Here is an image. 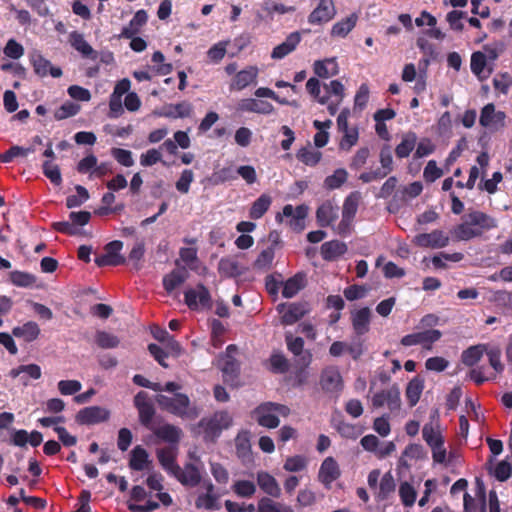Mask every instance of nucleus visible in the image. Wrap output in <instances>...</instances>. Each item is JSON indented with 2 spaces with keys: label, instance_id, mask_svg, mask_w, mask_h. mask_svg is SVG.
I'll list each match as a JSON object with an SVG mask.
<instances>
[{
  "label": "nucleus",
  "instance_id": "nucleus-45",
  "mask_svg": "<svg viewBox=\"0 0 512 512\" xmlns=\"http://www.w3.org/2000/svg\"><path fill=\"white\" fill-rule=\"evenodd\" d=\"M272 198L268 194L260 195L251 205L249 216L252 219H260L269 209Z\"/></svg>",
  "mask_w": 512,
  "mask_h": 512
},
{
  "label": "nucleus",
  "instance_id": "nucleus-7",
  "mask_svg": "<svg viewBox=\"0 0 512 512\" xmlns=\"http://www.w3.org/2000/svg\"><path fill=\"white\" fill-rule=\"evenodd\" d=\"M372 405L376 408L386 407L391 414L397 415L401 410L400 389L393 385L372 396Z\"/></svg>",
  "mask_w": 512,
  "mask_h": 512
},
{
  "label": "nucleus",
  "instance_id": "nucleus-36",
  "mask_svg": "<svg viewBox=\"0 0 512 512\" xmlns=\"http://www.w3.org/2000/svg\"><path fill=\"white\" fill-rule=\"evenodd\" d=\"M347 252V245L339 240L325 242L321 246V255L325 260H336Z\"/></svg>",
  "mask_w": 512,
  "mask_h": 512
},
{
  "label": "nucleus",
  "instance_id": "nucleus-47",
  "mask_svg": "<svg viewBox=\"0 0 512 512\" xmlns=\"http://www.w3.org/2000/svg\"><path fill=\"white\" fill-rule=\"evenodd\" d=\"M9 280L17 287L30 288L35 285L37 278L31 273L15 270L9 273Z\"/></svg>",
  "mask_w": 512,
  "mask_h": 512
},
{
  "label": "nucleus",
  "instance_id": "nucleus-52",
  "mask_svg": "<svg viewBox=\"0 0 512 512\" xmlns=\"http://www.w3.org/2000/svg\"><path fill=\"white\" fill-rule=\"evenodd\" d=\"M218 270L225 277H234L241 273L242 268L235 259L224 258L220 260Z\"/></svg>",
  "mask_w": 512,
  "mask_h": 512
},
{
  "label": "nucleus",
  "instance_id": "nucleus-59",
  "mask_svg": "<svg viewBox=\"0 0 512 512\" xmlns=\"http://www.w3.org/2000/svg\"><path fill=\"white\" fill-rule=\"evenodd\" d=\"M194 181V174L192 170L186 169L182 171L179 179L177 180L175 187L182 193L187 194L190 190V185Z\"/></svg>",
  "mask_w": 512,
  "mask_h": 512
},
{
  "label": "nucleus",
  "instance_id": "nucleus-22",
  "mask_svg": "<svg viewBox=\"0 0 512 512\" xmlns=\"http://www.w3.org/2000/svg\"><path fill=\"white\" fill-rule=\"evenodd\" d=\"M321 388L326 392H339L342 389V377L336 367L325 368L320 376Z\"/></svg>",
  "mask_w": 512,
  "mask_h": 512
},
{
  "label": "nucleus",
  "instance_id": "nucleus-55",
  "mask_svg": "<svg viewBox=\"0 0 512 512\" xmlns=\"http://www.w3.org/2000/svg\"><path fill=\"white\" fill-rule=\"evenodd\" d=\"M380 163L381 168L377 169L379 171V176L385 177L393 170V158L388 146L381 149Z\"/></svg>",
  "mask_w": 512,
  "mask_h": 512
},
{
  "label": "nucleus",
  "instance_id": "nucleus-16",
  "mask_svg": "<svg viewBox=\"0 0 512 512\" xmlns=\"http://www.w3.org/2000/svg\"><path fill=\"white\" fill-rule=\"evenodd\" d=\"M210 300L208 290L202 285L188 289L185 292V303L190 309L198 310L207 308L210 306Z\"/></svg>",
  "mask_w": 512,
  "mask_h": 512
},
{
  "label": "nucleus",
  "instance_id": "nucleus-61",
  "mask_svg": "<svg viewBox=\"0 0 512 512\" xmlns=\"http://www.w3.org/2000/svg\"><path fill=\"white\" fill-rule=\"evenodd\" d=\"M443 171L437 166L436 161L430 160L423 171V178L426 182H434L435 180L442 177Z\"/></svg>",
  "mask_w": 512,
  "mask_h": 512
},
{
  "label": "nucleus",
  "instance_id": "nucleus-15",
  "mask_svg": "<svg viewBox=\"0 0 512 512\" xmlns=\"http://www.w3.org/2000/svg\"><path fill=\"white\" fill-rule=\"evenodd\" d=\"M259 75V69L250 65L238 71L233 76L229 88L232 91H241L251 84H255Z\"/></svg>",
  "mask_w": 512,
  "mask_h": 512
},
{
  "label": "nucleus",
  "instance_id": "nucleus-20",
  "mask_svg": "<svg viewBox=\"0 0 512 512\" xmlns=\"http://www.w3.org/2000/svg\"><path fill=\"white\" fill-rule=\"evenodd\" d=\"M236 109L239 112H251L264 115L271 114L274 111L273 105L268 101L254 98L239 100Z\"/></svg>",
  "mask_w": 512,
  "mask_h": 512
},
{
  "label": "nucleus",
  "instance_id": "nucleus-34",
  "mask_svg": "<svg viewBox=\"0 0 512 512\" xmlns=\"http://www.w3.org/2000/svg\"><path fill=\"white\" fill-rule=\"evenodd\" d=\"M371 318V310L367 307L352 313L351 320L355 332L362 335L368 332Z\"/></svg>",
  "mask_w": 512,
  "mask_h": 512
},
{
  "label": "nucleus",
  "instance_id": "nucleus-4",
  "mask_svg": "<svg viewBox=\"0 0 512 512\" xmlns=\"http://www.w3.org/2000/svg\"><path fill=\"white\" fill-rule=\"evenodd\" d=\"M289 412V408L284 405L266 402L259 405L253 411L252 416L260 426L273 429L280 423L279 416L286 417Z\"/></svg>",
  "mask_w": 512,
  "mask_h": 512
},
{
  "label": "nucleus",
  "instance_id": "nucleus-41",
  "mask_svg": "<svg viewBox=\"0 0 512 512\" xmlns=\"http://www.w3.org/2000/svg\"><path fill=\"white\" fill-rule=\"evenodd\" d=\"M426 457V452L422 445L420 444H409L403 451L400 457L401 465L405 467H409L412 461H417L420 459H424Z\"/></svg>",
  "mask_w": 512,
  "mask_h": 512
},
{
  "label": "nucleus",
  "instance_id": "nucleus-51",
  "mask_svg": "<svg viewBox=\"0 0 512 512\" xmlns=\"http://www.w3.org/2000/svg\"><path fill=\"white\" fill-rule=\"evenodd\" d=\"M147 20L148 15L146 11L138 10L131 19L129 26L124 28L123 34L127 37H131L133 34L137 33L144 24H146Z\"/></svg>",
  "mask_w": 512,
  "mask_h": 512
},
{
  "label": "nucleus",
  "instance_id": "nucleus-32",
  "mask_svg": "<svg viewBox=\"0 0 512 512\" xmlns=\"http://www.w3.org/2000/svg\"><path fill=\"white\" fill-rule=\"evenodd\" d=\"M257 483L259 487L268 495L272 497H279L281 488L277 480L268 472L260 471L257 473Z\"/></svg>",
  "mask_w": 512,
  "mask_h": 512
},
{
  "label": "nucleus",
  "instance_id": "nucleus-28",
  "mask_svg": "<svg viewBox=\"0 0 512 512\" xmlns=\"http://www.w3.org/2000/svg\"><path fill=\"white\" fill-rule=\"evenodd\" d=\"M340 476V469L336 460L332 457H327L321 464L319 469V480L325 485L329 486Z\"/></svg>",
  "mask_w": 512,
  "mask_h": 512
},
{
  "label": "nucleus",
  "instance_id": "nucleus-2",
  "mask_svg": "<svg viewBox=\"0 0 512 512\" xmlns=\"http://www.w3.org/2000/svg\"><path fill=\"white\" fill-rule=\"evenodd\" d=\"M156 402L160 408L184 419L193 420L200 414L199 409L191 404L188 396L182 393L175 394L173 397L159 394Z\"/></svg>",
  "mask_w": 512,
  "mask_h": 512
},
{
  "label": "nucleus",
  "instance_id": "nucleus-5",
  "mask_svg": "<svg viewBox=\"0 0 512 512\" xmlns=\"http://www.w3.org/2000/svg\"><path fill=\"white\" fill-rule=\"evenodd\" d=\"M360 192L350 193L344 200L342 206V217L337 226L334 227L336 234L346 236L351 233L353 228V222L361 202Z\"/></svg>",
  "mask_w": 512,
  "mask_h": 512
},
{
  "label": "nucleus",
  "instance_id": "nucleus-10",
  "mask_svg": "<svg viewBox=\"0 0 512 512\" xmlns=\"http://www.w3.org/2000/svg\"><path fill=\"white\" fill-rule=\"evenodd\" d=\"M237 353V347L235 345H229L226 348V352L218 361V366L223 373L224 381L230 384H234L235 378L238 373V364L235 359Z\"/></svg>",
  "mask_w": 512,
  "mask_h": 512
},
{
  "label": "nucleus",
  "instance_id": "nucleus-23",
  "mask_svg": "<svg viewBox=\"0 0 512 512\" xmlns=\"http://www.w3.org/2000/svg\"><path fill=\"white\" fill-rule=\"evenodd\" d=\"M278 310L281 313V323L284 325H291L302 318L307 309L304 304L291 303L288 305H279Z\"/></svg>",
  "mask_w": 512,
  "mask_h": 512
},
{
  "label": "nucleus",
  "instance_id": "nucleus-14",
  "mask_svg": "<svg viewBox=\"0 0 512 512\" xmlns=\"http://www.w3.org/2000/svg\"><path fill=\"white\" fill-rule=\"evenodd\" d=\"M505 113L496 111L493 104H487L483 107L480 115V124L491 131H497L504 126Z\"/></svg>",
  "mask_w": 512,
  "mask_h": 512
},
{
  "label": "nucleus",
  "instance_id": "nucleus-39",
  "mask_svg": "<svg viewBox=\"0 0 512 512\" xmlns=\"http://www.w3.org/2000/svg\"><path fill=\"white\" fill-rule=\"evenodd\" d=\"M236 453L242 462H250L252 459L251 455V444H250V433L248 431H241L235 439Z\"/></svg>",
  "mask_w": 512,
  "mask_h": 512
},
{
  "label": "nucleus",
  "instance_id": "nucleus-31",
  "mask_svg": "<svg viewBox=\"0 0 512 512\" xmlns=\"http://www.w3.org/2000/svg\"><path fill=\"white\" fill-rule=\"evenodd\" d=\"M314 73L320 78H330L339 73L336 58L317 60L313 64Z\"/></svg>",
  "mask_w": 512,
  "mask_h": 512
},
{
  "label": "nucleus",
  "instance_id": "nucleus-63",
  "mask_svg": "<svg viewBox=\"0 0 512 512\" xmlns=\"http://www.w3.org/2000/svg\"><path fill=\"white\" fill-rule=\"evenodd\" d=\"M211 474L215 481L220 485H226L229 481V473L227 469L219 463H210Z\"/></svg>",
  "mask_w": 512,
  "mask_h": 512
},
{
  "label": "nucleus",
  "instance_id": "nucleus-42",
  "mask_svg": "<svg viewBox=\"0 0 512 512\" xmlns=\"http://www.w3.org/2000/svg\"><path fill=\"white\" fill-rule=\"evenodd\" d=\"M417 143V135L414 132H407L402 135L401 142L395 148L398 158H406L414 150Z\"/></svg>",
  "mask_w": 512,
  "mask_h": 512
},
{
  "label": "nucleus",
  "instance_id": "nucleus-11",
  "mask_svg": "<svg viewBox=\"0 0 512 512\" xmlns=\"http://www.w3.org/2000/svg\"><path fill=\"white\" fill-rule=\"evenodd\" d=\"M110 411L101 406H90L81 409L75 416L76 422L82 425H94L107 421Z\"/></svg>",
  "mask_w": 512,
  "mask_h": 512
},
{
  "label": "nucleus",
  "instance_id": "nucleus-38",
  "mask_svg": "<svg viewBox=\"0 0 512 512\" xmlns=\"http://www.w3.org/2000/svg\"><path fill=\"white\" fill-rule=\"evenodd\" d=\"M282 295L285 298L294 297L306 285L305 275L298 273L282 284Z\"/></svg>",
  "mask_w": 512,
  "mask_h": 512
},
{
  "label": "nucleus",
  "instance_id": "nucleus-50",
  "mask_svg": "<svg viewBox=\"0 0 512 512\" xmlns=\"http://www.w3.org/2000/svg\"><path fill=\"white\" fill-rule=\"evenodd\" d=\"M231 489L239 497L250 498L256 492V485L249 480H236Z\"/></svg>",
  "mask_w": 512,
  "mask_h": 512
},
{
  "label": "nucleus",
  "instance_id": "nucleus-43",
  "mask_svg": "<svg viewBox=\"0 0 512 512\" xmlns=\"http://www.w3.org/2000/svg\"><path fill=\"white\" fill-rule=\"evenodd\" d=\"M296 158L303 164L314 167L320 162L322 153L311 145H307L297 151Z\"/></svg>",
  "mask_w": 512,
  "mask_h": 512
},
{
  "label": "nucleus",
  "instance_id": "nucleus-13",
  "mask_svg": "<svg viewBox=\"0 0 512 512\" xmlns=\"http://www.w3.org/2000/svg\"><path fill=\"white\" fill-rule=\"evenodd\" d=\"M123 243L121 241H112L105 246V253L98 256L95 262L98 266H117L125 262L124 257L120 254Z\"/></svg>",
  "mask_w": 512,
  "mask_h": 512
},
{
  "label": "nucleus",
  "instance_id": "nucleus-29",
  "mask_svg": "<svg viewBox=\"0 0 512 512\" xmlns=\"http://www.w3.org/2000/svg\"><path fill=\"white\" fill-rule=\"evenodd\" d=\"M358 22V15L352 13L349 16L337 21L331 28L330 34L332 37L345 38L356 26Z\"/></svg>",
  "mask_w": 512,
  "mask_h": 512
},
{
  "label": "nucleus",
  "instance_id": "nucleus-9",
  "mask_svg": "<svg viewBox=\"0 0 512 512\" xmlns=\"http://www.w3.org/2000/svg\"><path fill=\"white\" fill-rule=\"evenodd\" d=\"M413 243L421 248L439 249L448 245L449 236L444 231L435 229L429 233L416 235Z\"/></svg>",
  "mask_w": 512,
  "mask_h": 512
},
{
  "label": "nucleus",
  "instance_id": "nucleus-35",
  "mask_svg": "<svg viewBox=\"0 0 512 512\" xmlns=\"http://www.w3.org/2000/svg\"><path fill=\"white\" fill-rule=\"evenodd\" d=\"M301 40V37L298 33L294 32V33H291L286 39L284 42H282L281 44L277 45L272 53H271V57L273 59H282L284 58L286 55L290 54L292 51L295 50V48L297 47V45L299 44Z\"/></svg>",
  "mask_w": 512,
  "mask_h": 512
},
{
  "label": "nucleus",
  "instance_id": "nucleus-8",
  "mask_svg": "<svg viewBox=\"0 0 512 512\" xmlns=\"http://www.w3.org/2000/svg\"><path fill=\"white\" fill-rule=\"evenodd\" d=\"M232 424V417L227 412H217L210 418H204L200 422L206 437L214 439L223 429H227Z\"/></svg>",
  "mask_w": 512,
  "mask_h": 512
},
{
  "label": "nucleus",
  "instance_id": "nucleus-17",
  "mask_svg": "<svg viewBox=\"0 0 512 512\" xmlns=\"http://www.w3.org/2000/svg\"><path fill=\"white\" fill-rule=\"evenodd\" d=\"M294 11L295 7L293 6H286L275 0H264L261 4V9L256 13V19L262 22L267 18L272 19L275 14L283 15Z\"/></svg>",
  "mask_w": 512,
  "mask_h": 512
},
{
  "label": "nucleus",
  "instance_id": "nucleus-40",
  "mask_svg": "<svg viewBox=\"0 0 512 512\" xmlns=\"http://www.w3.org/2000/svg\"><path fill=\"white\" fill-rule=\"evenodd\" d=\"M487 64V57L484 53L477 51L471 55L470 67L473 74L479 80H484L491 74V69L485 70Z\"/></svg>",
  "mask_w": 512,
  "mask_h": 512
},
{
  "label": "nucleus",
  "instance_id": "nucleus-25",
  "mask_svg": "<svg viewBox=\"0 0 512 512\" xmlns=\"http://www.w3.org/2000/svg\"><path fill=\"white\" fill-rule=\"evenodd\" d=\"M31 63L35 73L41 77H45L50 74L52 77L58 78L62 75L60 68L53 67L51 62L39 53L32 54Z\"/></svg>",
  "mask_w": 512,
  "mask_h": 512
},
{
  "label": "nucleus",
  "instance_id": "nucleus-58",
  "mask_svg": "<svg viewBox=\"0 0 512 512\" xmlns=\"http://www.w3.org/2000/svg\"><path fill=\"white\" fill-rule=\"evenodd\" d=\"M44 175L55 185H60L62 182L59 167L50 160L43 163Z\"/></svg>",
  "mask_w": 512,
  "mask_h": 512
},
{
  "label": "nucleus",
  "instance_id": "nucleus-56",
  "mask_svg": "<svg viewBox=\"0 0 512 512\" xmlns=\"http://www.w3.org/2000/svg\"><path fill=\"white\" fill-rule=\"evenodd\" d=\"M80 105L73 102H65L54 112L56 120H63L76 115L80 111Z\"/></svg>",
  "mask_w": 512,
  "mask_h": 512
},
{
  "label": "nucleus",
  "instance_id": "nucleus-24",
  "mask_svg": "<svg viewBox=\"0 0 512 512\" xmlns=\"http://www.w3.org/2000/svg\"><path fill=\"white\" fill-rule=\"evenodd\" d=\"M339 208L338 206L328 200L323 202L316 211V219L320 226L328 227L331 226L338 217Z\"/></svg>",
  "mask_w": 512,
  "mask_h": 512
},
{
  "label": "nucleus",
  "instance_id": "nucleus-30",
  "mask_svg": "<svg viewBox=\"0 0 512 512\" xmlns=\"http://www.w3.org/2000/svg\"><path fill=\"white\" fill-rule=\"evenodd\" d=\"M12 335L25 342H32L39 337L40 328L36 322L28 321L23 325L14 327L12 329Z\"/></svg>",
  "mask_w": 512,
  "mask_h": 512
},
{
  "label": "nucleus",
  "instance_id": "nucleus-54",
  "mask_svg": "<svg viewBox=\"0 0 512 512\" xmlns=\"http://www.w3.org/2000/svg\"><path fill=\"white\" fill-rule=\"evenodd\" d=\"M484 346H472L462 353V362L467 366H473L479 362L483 356Z\"/></svg>",
  "mask_w": 512,
  "mask_h": 512
},
{
  "label": "nucleus",
  "instance_id": "nucleus-37",
  "mask_svg": "<svg viewBox=\"0 0 512 512\" xmlns=\"http://www.w3.org/2000/svg\"><path fill=\"white\" fill-rule=\"evenodd\" d=\"M10 376L20 378L26 384L30 379H39L41 377V368L36 364L21 365L12 369Z\"/></svg>",
  "mask_w": 512,
  "mask_h": 512
},
{
  "label": "nucleus",
  "instance_id": "nucleus-60",
  "mask_svg": "<svg viewBox=\"0 0 512 512\" xmlns=\"http://www.w3.org/2000/svg\"><path fill=\"white\" fill-rule=\"evenodd\" d=\"M306 466V458L300 455L288 457L284 463V469L288 472L302 471L306 468Z\"/></svg>",
  "mask_w": 512,
  "mask_h": 512
},
{
  "label": "nucleus",
  "instance_id": "nucleus-53",
  "mask_svg": "<svg viewBox=\"0 0 512 512\" xmlns=\"http://www.w3.org/2000/svg\"><path fill=\"white\" fill-rule=\"evenodd\" d=\"M399 496L404 506L411 507L416 501L417 491L409 482H402L399 486Z\"/></svg>",
  "mask_w": 512,
  "mask_h": 512
},
{
  "label": "nucleus",
  "instance_id": "nucleus-49",
  "mask_svg": "<svg viewBox=\"0 0 512 512\" xmlns=\"http://www.w3.org/2000/svg\"><path fill=\"white\" fill-rule=\"evenodd\" d=\"M69 42L71 46L84 57H89L94 53L93 48L84 39L83 35L78 32H72L69 35Z\"/></svg>",
  "mask_w": 512,
  "mask_h": 512
},
{
  "label": "nucleus",
  "instance_id": "nucleus-1",
  "mask_svg": "<svg viewBox=\"0 0 512 512\" xmlns=\"http://www.w3.org/2000/svg\"><path fill=\"white\" fill-rule=\"evenodd\" d=\"M495 219L481 211H470L462 218V222L452 230L457 240L467 241L481 236L484 232L495 228Z\"/></svg>",
  "mask_w": 512,
  "mask_h": 512
},
{
  "label": "nucleus",
  "instance_id": "nucleus-27",
  "mask_svg": "<svg viewBox=\"0 0 512 512\" xmlns=\"http://www.w3.org/2000/svg\"><path fill=\"white\" fill-rule=\"evenodd\" d=\"M203 492H199L195 505L197 508L212 510L217 507L218 496L214 493V485L210 481L203 482Z\"/></svg>",
  "mask_w": 512,
  "mask_h": 512
},
{
  "label": "nucleus",
  "instance_id": "nucleus-19",
  "mask_svg": "<svg viewBox=\"0 0 512 512\" xmlns=\"http://www.w3.org/2000/svg\"><path fill=\"white\" fill-rule=\"evenodd\" d=\"M181 484L186 486L195 487L201 482L200 469L192 463H188L181 468L177 467V471L172 474Z\"/></svg>",
  "mask_w": 512,
  "mask_h": 512
},
{
  "label": "nucleus",
  "instance_id": "nucleus-21",
  "mask_svg": "<svg viewBox=\"0 0 512 512\" xmlns=\"http://www.w3.org/2000/svg\"><path fill=\"white\" fill-rule=\"evenodd\" d=\"M156 455L160 465L168 474L172 475L174 471H177V467L179 466L176 463L178 446L169 445L163 448H159L156 451Z\"/></svg>",
  "mask_w": 512,
  "mask_h": 512
},
{
  "label": "nucleus",
  "instance_id": "nucleus-6",
  "mask_svg": "<svg viewBox=\"0 0 512 512\" xmlns=\"http://www.w3.org/2000/svg\"><path fill=\"white\" fill-rule=\"evenodd\" d=\"M308 211L309 208L305 204L297 207L287 204L283 207L282 212L275 216V219L278 223L285 222L292 230L300 232L305 228V218Z\"/></svg>",
  "mask_w": 512,
  "mask_h": 512
},
{
  "label": "nucleus",
  "instance_id": "nucleus-64",
  "mask_svg": "<svg viewBox=\"0 0 512 512\" xmlns=\"http://www.w3.org/2000/svg\"><path fill=\"white\" fill-rule=\"evenodd\" d=\"M512 85V77L508 73L498 74L493 78V86L496 91L507 94Z\"/></svg>",
  "mask_w": 512,
  "mask_h": 512
},
{
  "label": "nucleus",
  "instance_id": "nucleus-18",
  "mask_svg": "<svg viewBox=\"0 0 512 512\" xmlns=\"http://www.w3.org/2000/svg\"><path fill=\"white\" fill-rule=\"evenodd\" d=\"M336 14L333 0H320L310 13L308 21L311 24H322L330 21Z\"/></svg>",
  "mask_w": 512,
  "mask_h": 512
},
{
  "label": "nucleus",
  "instance_id": "nucleus-26",
  "mask_svg": "<svg viewBox=\"0 0 512 512\" xmlns=\"http://www.w3.org/2000/svg\"><path fill=\"white\" fill-rule=\"evenodd\" d=\"M155 436L160 440L169 443V445H176L182 436V430L171 424H164L158 427H150Z\"/></svg>",
  "mask_w": 512,
  "mask_h": 512
},
{
  "label": "nucleus",
  "instance_id": "nucleus-3",
  "mask_svg": "<svg viewBox=\"0 0 512 512\" xmlns=\"http://www.w3.org/2000/svg\"><path fill=\"white\" fill-rule=\"evenodd\" d=\"M422 437L431 449L434 463L447 465L450 462V455L444 445L445 440L439 426L434 423L425 424Z\"/></svg>",
  "mask_w": 512,
  "mask_h": 512
},
{
  "label": "nucleus",
  "instance_id": "nucleus-44",
  "mask_svg": "<svg viewBox=\"0 0 512 512\" xmlns=\"http://www.w3.org/2000/svg\"><path fill=\"white\" fill-rule=\"evenodd\" d=\"M188 273L185 269H176L163 278V286L168 293L182 285L187 279Z\"/></svg>",
  "mask_w": 512,
  "mask_h": 512
},
{
  "label": "nucleus",
  "instance_id": "nucleus-62",
  "mask_svg": "<svg viewBox=\"0 0 512 512\" xmlns=\"http://www.w3.org/2000/svg\"><path fill=\"white\" fill-rule=\"evenodd\" d=\"M82 389L78 380H61L58 382V390L62 395H74Z\"/></svg>",
  "mask_w": 512,
  "mask_h": 512
},
{
  "label": "nucleus",
  "instance_id": "nucleus-46",
  "mask_svg": "<svg viewBox=\"0 0 512 512\" xmlns=\"http://www.w3.org/2000/svg\"><path fill=\"white\" fill-rule=\"evenodd\" d=\"M424 389L423 380L415 377L407 385L405 395L411 407L415 406Z\"/></svg>",
  "mask_w": 512,
  "mask_h": 512
},
{
  "label": "nucleus",
  "instance_id": "nucleus-33",
  "mask_svg": "<svg viewBox=\"0 0 512 512\" xmlns=\"http://www.w3.org/2000/svg\"><path fill=\"white\" fill-rule=\"evenodd\" d=\"M150 463L149 454L142 446H135L130 452L129 467L132 470H145L149 467Z\"/></svg>",
  "mask_w": 512,
  "mask_h": 512
},
{
  "label": "nucleus",
  "instance_id": "nucleus-48",
  "mask_svg": "<svg viewBox=\"0 0 512 512\" xmlns=\"http://www.w3.org/2000/svg\"><path fill=\"white\" fill-rule=\"evenodd\" d=\"M142 393H138L134 398L135 406L139 411V418L143 425L150 429V423L154 415V409L149 403H140Z\"/></svg>",
  "mask_w": 512,
  "mask_h": 512
},
{
  "label": "nucleus",
  "instance_id": "nucleus-57",
  "mask_svg": "<svg viewBox=\"0 0 512 512\" xmlns=\"http://www.w3.org/2000/svg\"><path fill=\"white\" fill-rule=\"evenodd\" d=\"M347 171L345 169H337L334 173L326 177L324 185L328 189H337L347 180Z\"/></svg>",
  "mask_w": 512,
  "mask_h": 512
},
{
  "label": "nucleus",
  "instance_id": "nucleus-12",
  "mask_svg": "<svg viewBox=\"0 0 512 512\" xmlns=\"http://www.w3.org/2000/svg\"><path fill=\"white\" fill-rule=\"evenodd\" d=\"M441 332L436 329L425 330L404 336L401 344L404 346L422 345L423 348L430 350L432 344L441 338Z\"/></svg>",
  "mask_w": 512,
  "mask_h": 512
}]
</instances>
